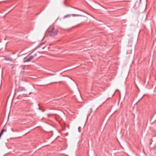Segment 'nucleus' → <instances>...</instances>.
<instances>
[{
    "label": "nucleus",
    "mask_w": 156,
    "mask_h": 156,
    "mask_svg": "<svg viewBox=\"0 0 156 156\" xmlns=\"http://www.w3.org/2000/svg\"><path fill=\"white\" fill-rule=\"evenodd\" d=\"M38 106H39V107L38 108V109L40 110H41V109L40 108V104H38Z\"/></svg>",
    "instance_id": "7"
},
{
    "label": "nucleus",
    "mask_w": 156,
    "mask_h": 156,
    "mask_svg": "<svg viewBox=\"0 0 156 156\" xmlns=\"http://www.w3.org/2000/svg\"><path fill=\"white\" fill-rule=\"evenodd\" d=\"M6 60H10L9 59V58L6 59Z\"/></svg>",
    "instance_id": "8"
},
{
    "label": "nucleus",
    "mask_w": 156,
    "mask_h": 156,
    "mask_svg": "<svg viewBox=\"0 0 156 156\" xmlns=\"http://www.w3.org/2000/svg\"><path fill=\"white\" fill-rule=\"evenodd\" d=\"M41 110L42 112H44V110L41 109Z\"/></svg>",
    "instance_id": "10"
},
{
    "label": "nucleus",
    "mask_w": 156,
    "mask_h": 156,
    "mask_svg": "<svg viewBox=\"0 0 156 156\" xmlns=\"http://www.w3.org/2000/svg\"><path fill=\"white\" fill-rule=\"evenodd\" d=\"M6 131V130H5L4 129H3L2 130H1V133H1V134H2L4 131Z\"/></svg>",
    "instance_id": "6"
},
{
    "label": "nucleus",
    "mask_w": 156,
    "mask_h": 156,
    "mask_svg": "<svg viewBox=\"0 0 156 156\" xmlns=\"http://www.w3.org/2000/svg\"><path fill=\"white\" fill-rule=\"evenodd\" d=\"M80 127H79V128H78V130H79V132H80V130H79V129H80Z\"/></svg>",
    "instance_id": "9"
},
{
    "label": "nucleus",
    "mask_w": 156,
    "mask_h": 156,
    "mask_svg": "<svg viewBox=\"0 0 156 156\" xmlns=\"http://www.w3.org/2000/svg\"><path fill=\"white\" fill-rule=\"evenodd\" d=\"M72 15V16H73L74 17L75 16H81V15H78V14H71Z\"/></svg>",
    "instance_id": "5"
},
{
    "label": "nucleus",
    "mask_w": 156,
    "mask_h": 156,
    "mask_svg": "<svg viewBox=\"0 0 156 156\" xmlns=\"http://www.w3.org/2000/svg\"><path fill=\"white\" fill-rule=\"evenodd\" d=\"M71 16H72V15L71 14H68V15H66V16H65L63 18L65 19V18H67V17H71Z\"/></svg>",
    "instance_id": "4"
},
{
    "label": "nucleus",
    "mask_w": 156,
    "mask_h": 156,
    "mask_svg": "<svg viewBox=\"0 0 156 156\" xmlns=\"http://www.w3.org/2000/svg\"><path fill=\"white\" fill-rule=\"evenodd\" d=\"M34 56H30L29 57L27 58H24V60L23 61V62L24 63H25L27 62H29L31 60H32L33 58H34Z\"/></svg>",
    "instance_id": "2"
},
{
    "label": "nucleus",
    "mask_w": 156,
    "mask_h": 156,
    "mask_svg": "<svg viewBox=\"0 0 156 156\" xmlns=\"http://www.w3.org/2000/svg\"><path fill=\"white\" fill-rule=\"evenodd\" d=\"M44 48H45V47H44L43 48L44 49Z\"/></svg>",
    "instance_id": "12"
},
{
    "label": "nucleus",
    "mask_w": 156,
    "mask_h": 156,
    "mask_svg": "<svg viewBox=\"0 0 156 156\" xmlns=\"http://www.w3.org/2000/svg\"><path fill=\"white\" fill-rule=\"evenodd\" d=\"M58 32V30L56 28L52 27L49 29L48 33L50 36H52L56 35Z\"/></svg>",
    "instance_id": "1"
},
{
    "label": "nucleus",
    "mask_w": 156,
    "mask_h": 156,
    "mask_svg": "<svg viewBox=\"0 0 156 156\" xmlns=\"http://www.w3.org/2000/svg\"><path fill=\"white\" fill-rule=\"evenodd\" d=\"M12 131H13V129H12Z\"/></svg>",
    "instance_id": "11"
},
{
    "label": "nucleus",
    "mask_w": 156,
    "mask_h": 156,
    "mask_svg": "<svg viewBox=\"0 0 156 156\" xmlns=\"http://www.w3.org/2000/svg\"><path fill=\"white\" fill-rule=\"evenodd\" d=\"M26 90V88L23 87H19L18 88V90L20 91H25Z\"/></svg>",
    "instance_id": "3"
}]
</instances>
